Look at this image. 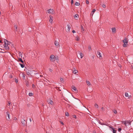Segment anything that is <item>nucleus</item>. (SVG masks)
<instances>
[{"instance_id": "nucleus-1", "label": "nucleus", "mask_w": 133, "mask_h": 133, "mask_svg": "<svg viewBox=\"0 0 133 133\" xmlns=\"http://www.w3.org/2000/svg\"><path fill=\"white\" fill-rule=\"evenodd\" d=\"M123 42L124 44L123 46L124 47H125L127 46V45L128 42V40L127 38H125V39L123 40Z\"/></svg>"}, {"instance_id": "nucleus-2", "label": "nucleus", "mask_w": 133, "mask_h": 133, "mask_svg": "<svg viewBox=\"0 0 133 133\" xmlns=\"http://www.w3.org/2000/svg\"><path fill=\"white\" fill-rule=\"evenodd\" d=\"M21 123L23 126H25L27 124V122L24 119H22Z\"/></svg>"}, {"instance_id": "nucleus-3", "label": "nucleus", "mask_w": 133, "mask_h": 133, "mask_svg": "<svg viewBox=\"0 0 133 133\" xmlns=\"http://www.w3.org/2000/svg\"><path fill=\"white\" fill-rule=\"evenodd\" d=\"M47 101L48 103L52 105H53L54 104V102L50 99L49 98L48 99Z\"/></svg>"}, {"instance_id": "nucleus-4", "label": "nucleus", "mask_w": 133, "mask_h": 133, "mask_svg": "<svg viewBox=\"0 0 133 133\" xmlns=\"http://www.w3.org/2000/svg\"><path fill=\"white\" fill-rule=\"evenodd\" d=\"M4 45H8L10 44V42H9L8 41L5 39H4Z\"/></svg>"}, {"instance_id": "nucleus-5", "label": "nucleus", "mask_w": 133, "mask_h": 133, "mask_svg": "<svg viewBox=\"0 0 133 133\" xmlns=\"http://www.w3.org/2000/svg\"><path fill=\"white\" fill-rule=\"evenodd\" d=\"M48 13L49 14H53L54 13V10L53 9H50L48 10Z\"/></svg>"}, {"instance_id": "nucleus-6", "label": "nucleus", "mask_w": 133, "mask_h": 133, "mask_svg": "<svg viewBox=\"0 0 133 133\" xmlns=\"http://www.w3.org/2000/svg\"><path fill=\"white\" fill-rule=\"evenodd\" d=\"M54 44L57 48H58L59 46V43L57 41H55L54 42Z\"/></svg>"}, {"instance_id": "nucleus-7", "label": "nucleus", "mask_w": 133, "mask_h": 133, "mask_svg": "<svg viewBox=\"0 0 133 133\" xmlns=\"http://www.w3.org/2000/svg\"><path fill=\"white\" fill-rule=\"evenodd\" d=\"M6 114L7 115V118L6 117V119L7 120H9L10 119V113L9 112H6Z\"/></svg>"}, {"instance_id": "nucleus-8", "label": "nucleus", "mask_w": 133, "mask_h": 133, "mask_svg": "<svg viewBox=\"0 0 133 133\" xmlns=\"http://www.w3.org/2000/svg\"><path fill=\"white\" fill-rule=\"evenodd\" d=\"M97 56L98 57L100 58V57H101V55L100 52H99V51H98L97 52Z\"/></svg>"}, {"instance_id": "nucleus-9", "label": "nucleus", "mask_w": 133, "mask_h": 133, "mask_svg": "<svg viewBox=\"0 0 133 133\" xmlns=\"http://www.w3.org/2000/svg\"><path fill=\"white\" fill-rule=\"evenodd\" d=\"M50 19H49V21L51 23L53 21V17L51 15H50L49 16Z\"/></svg>"}, {"instance_id": "nucleus-10", "label": "nucleus", "mask_w": 133, "mask_h": 133, "mask_svg": "<svg viewBox=\"0 0 133 133\" xmlns=\"http://www.w3.org/2000/svg\"><path fill=\"white\" fill-rule=\"evenodd\" d=\"M55 57V56L53 55H51L50 57V58L51 61H53L52 60Z\"/></svg>"}, {"instance_id": "nucleus-11", "label": "nucleus", "mask_w": 133, "mask_h": 133, "mask_svg": "<svg viewBox=\"0 0 133 133\" xmlns=\"http://www.w3.org/2000/svg\"><path fill=\"white\" fill-rule=\"evenodd\" d=\"M72 89L75 91L77 92L78 91L77 89L74 86H72Z\"/></svg>"}, {"instance_id": "nucleus-12", "label": "nucleus", "mask_w": 133, "mask_h": 133, "mask_svg": "<svg viewBox=\"0 0 133 133\" xmlns=\"http://www.w3.org/2000/svg\"><path fill=\"white\" fill-rule=\"evenodd\" d=\"M131 122L130 121H125V124H128L129 125L131 124Z\"/></svg>"}, {"instance_id": "nucleus-13", "label": "nucleus", "mask_w": 133, "mask_h": 133, "mask_svg": "<svg viewBox=\"0 0 133 133\" xmlns=\"http://www.w3.org/2000/svg\"><path fill=\"white\" fill-rule=\"evenodd\" d=\"M4 47L5 48V49L7 50H8L9 49V47L8 46V45H5Z\"/></svg>"}, {"instance_id": "nucleus-14", "label": "nucleus", "mask_w": 133, "mask_h": 133, "mask_svg": "<svg viewBox=\"0 0 133 133\" xmlns=\"http://www.w3.org/2000/svg\"><path fill=\"white\" fill-rule=\"evenodd\" d=\"M67 26L68 28V31H70V28H71L70 26V25H69V24L67 25Z\"/></svg>"}, {"instance_id": "nucleus-15", "label": "nucleus", "mask_w": 133, "mask_h": 133, "mask_svg": "<svg viewBox=\"0 0 133 133\" xmlns=\"http://www.w3.org/2000/svg\"><path fill=\"white\" fill-rule=\"evenodd\" d=\"M111 29L112 32H114L116 31V29L115 28H112Z\"/></svg>"}, {"instance_id": "nucleus-16", "label": "nucleus", "mask_w": 133, "mask_h": 133, "mask_svg": "<svg viewBox=\"0 0 133 133\" xmlns=\"http://www.w3.org/2000/svg\"><path fill=\"white\" fill-rule=\"evenodd\" d=\"M98 122L99 124L101 125H105V124L104 123H102L101 122H100L99 120H98Z\"/></svg>"}, {"instance_id": "nucleus-17", "label": "nucleus", "mask_w": 133, "mask_h": 133, "mask_svg": "<svg viewBox=\"0 0 133 133\" xmlns=\"http://www.w3.org/2000/svg\"><path fill=\"white\" fill-rule=\"evenodd\" d=\"M19 64L22 68H23L24 67V64H21V63H19Z\"/></svg>"}, {"instance_id": "nucleus-18", "label": "nucleus", "mask_w": 133, "mask_h": 133, "mask_svg": "<svg viewBox=\"0 0 133 133\" xmlns=\"http://www.w3.org/2000/svg\"><path fill=\"white\" fill-rule=\"evenodd\" d=\"M19 61H20V62H21L22 63H24V62L22 60V58H19Z\"/></svg>"}, {"instance_id": "nucleus-19", "label": "nucleus", "mask_w": 133, "mask_h": 133, "mask_svg": "<svg viewBox=\"0 0 133 133\" xmlns=\"http://www.w3.org/2000/svg\"><path fill=\"white\" fill-rule=\"evenodd\" d=\"M80 55L81 56V58H82L83 56V53H80Z\"/></svg>"}, {"instance_id": "nucleus-20", "label": "nucleus", "mask_w": 133, "mask_h": 133, "mask_svg": "<svg viewBox=\"0 0 133 133\" xmlns=\"http://www.w3.org/2000/svg\"><path fill=\"white\" fill-rule=\"evenodd\" d=\"M80 4V3L78 2H75V5H76V6H78V5H79Z\"/></svg>"}, {"instance_id": "nucleus-21", "label": "nucleus", "mask_w": 133, "mask_h": 133, "mask_svg": "<svg viewBox=\"0 0 133 133\" xmlns=\"http://www.w3.org/2000/svg\"><path fill=\"white\" fill-rule=\"evenodd\" d=\"M86 83L87 84V85H90L91 84L90 82L89 81H86Z\"/></svg>"}, {"instance_id": "nucleus-22", "label": "nucleus", "mask_w": 133, "mask_h": 133, "mask_svg": "<svg viewBox=\"0 0 133 133\" xmlns=\"http://www.w3.org/2000/svg\"><path fill=\"white\" fill-rule=\"evenodd\" d=\"M78 72V71L76 70H74L73 71V72L74 74H76Z\"/></svg>"}, {"instance_id": "nucleus-23", "label": "nucleus", "mask_w": 133, "mask_h": 133, "mask_svg": "<svg viewBox=\"0 0 133 133\" xmlns=\"http://www.w3.org/2000/svg\"><path fill=\"white\" fill-rule=\"evenodd\" d=\"M19 56L21 58H22V54L21 52H19Z\"/></svg>"}, {"instance_id": "nucleus-24", "label": "nucleus", "mask_w": 133, "mask_h": 133, "mask_svg": "<svg viewBox=\"0 0 133 133\" xmlns=\"http://www.w3.org/2000/svg\"><path fill=\"white\" fill-rule=\"evenodd\" d=\"M75 39L77 41H78L79 40V38L78 36H77V37H76V38Z\"/></svg>"}, {"instance_id": "nucleus-25", "label": "nucleus", "mask_w": 133, "mask_h": 133, "mask_svg": "<svg viewBox=\"0 0 133 133\" xmlns=\"http://www.w3.org/2000/svg\"><path fill=\"white\" fill-rule=\"evenodd\" d=\"M65 115L67 116H69V114L68 112H66L65 113Z\"/></svg>"}, {"instance_id": "nucleus-26", "label": "nucleus", "mask_w": 133, "mask_h": 133, "mask_svg": "<svg viewBox=\"0 0 133 133\" xmlns=\"http://www.w3.org/2000/svg\"><path fill=\"white\" fill-rule=\"evenodd\" d=\"M81 30H82V31H84V28L82 25H81Z\"/></svg>"}, {"instance_id": "nucleus-27", "label": "nucleus", "mask_w": 133, "mask_h": 133, "mask_svg": "<svg viewBox=\"0 0 133 133\" xmlns=\"http://www.w3.org/2000/svg\"><path fill=\"white\" fill-rule=\"evenodd\" d=\"M95 106L96 108H98V106L97 104H95Z\"/></svg>"}, {"instance_id": "nucleus-28", "label": "nucleus", "mask_w": 133, "mask_h": 133, "mask_svg": "<svg viewBox=\"0 0 133 133\" xmlns=\"http://www.w3.org/2000/svg\"><path fill=\"white\" fill-rule=\"evenodd\" d=\"M122 122L123 123L125 126H127V124H125V121H123Z\"/></svg>"}, {"instance_id": "nucleus-29", "label": "nucleus", "mask_w": 133, "mask_h": 133, "mask_svg": "<svg viewBox=\"0 0 133 133\" xmlns=\"http://www.w3.org/2000/svg\"><path fill=\"white\" fill-rule=\"evenodd\" d=\"M96 10L95 9H93V10L92 11V12H93L92 14V15H93V14H94V13L95 11Z\"/></svg>"}, {"instance_id": "nucleus-30", "label": "nucleus", "mask_w": 133, "mask_h": 133, "mask_svg": "<svg viewBox=\"0 0 133 133\" xmlns=\"http://www.w3.org/2000/svg\"><path fill=\"white\" fill-rule=\"evenodd\" d=\"M26 73L27 75L29 76L30 75V73L29 71H27Z\"/></svg>"}, {"instance_id": "nucleus-31", "label": "nucleus", "mask_w": 133, "mask_h": 133, "mask_svg": "<svg viewBox=\"0 0 133 133\" xmlns=\"http://www.w3.org/2000/svg\"><path fill=\"white\" fill-rule=\"evenodd\" d=\"M22 77H23V78L24 79H25V74H22Z\"/></svg>"}, {"instance_id": "nucleus-32", "label": "nucleus", "mask_w": 133, "mask_h": 133, "mask_svg": "<svg viewBox=\"0 0 133 133\" xmlns=\"http://www.w3.org/2000/svg\"><path fill=\"white\" fill-rule=\"evenodd\" d=\"M122 130V129L121 128H118V131L120 132L121 131V130Z\"/></svg>"}, {"instance_id": "nucleus-33", "label": "nucleus", "mask_w": 133, "mask_h": 133, "mask_svg": "<svg viewBox=\"0 0 133 133\" xmlns=\"http://www.w3.org/2000/svg\"><path fill=\"white\" fill-rule=\"evenodd\" d=\"M33 95V94L32 93H29V96H31L32 95Z\"/></svg>"}, {"instance_id": "nucleus-34", "label": "nucleus", "mask_w": 133, "mask_h": 133, "mask_svg": "<svg viewBox=\"0 0 133 133\" xmlns=\"http://www.w3.org/2000/svg\"><path fill=\"white\" fill-rule=\"evenodd\" d=\"M88 49L89 51H90L91 50V48L90 46H89L88 47Z\"/></svg>"}, {"instance_id": "nucleus-35", "label": "nucleus", "mask_w": 133, "mask_h": 133, "mask_svg": "<svg viewBox=\"0 0 133 133\" xmlns=\"http://www.w3.org/2000/svg\"><path fill=\"white\" fill-rule=\"evenodd\" d=\"M102 6L104 8H105L106 7V5L104 4H102Z\"/></svg>"}, {"instance_id": "nucleus-36", "label": "nucleus", "mask_w": 133, "mask_h": 133, "mask_svg": "<svg viewBox=\"0 0 133 133\" xmlns=\"http://www.w3.org/2000/svg\"><path fill=\"white\" fill-rule=\"evenodd\" d=\"M109 127L113 131V130H115V128H114L112 127L111 126H109Z\"/></svg>"}, {"instance_id": "nucleus-37", "label": "nucleus", "mask_w": 133, "mask_h": 133, "mask_svg": "<svg viewBox=\"0 0 133 133\" xmlns=\"http://www.w3.org/2000/svg\"><path fill=\"white\" fill-rule=\"evenodd\" d=\"M125 96L126 97H127L128 96V93H125Z\"/></svg>"}, {"instance_id": "nucleus-38", "label": "nucleus", "mask_w": 133, "mask_h": 133, "mask_svg": "<svg viewBox=\"0 0 133 133\" xmlns=\"http://www.w3.org/2000/svg\"><path fill=\"white\" fill-rule=\"evenodd\" d=\"M101 110L102 111H103L105 110L104 108L103 107H102L101 108Z\"/></svg>"}, {"instance_id": "nucleus-39", "label": "nucleus", "mask_w": 133, "mask_h": 133, "mask_svg": "<svg viewBox=\"0 0 133 133\" xmlns=\"http://www.w3.org/2000/svg\"><path fill=\"white\" fill-rule=\"evenodd\" d=\"M78 16V15L77 14H76L75 16H74V17L75 18L76 17H77Z\"/></svg>"}, {"instance_id": "nucleus-40", "label": "nucleus", "mask_w": 133, "mask_h": 133, "mask_svg": "<svg viewBox=\"0 0 133 133\" xmlns=\"http://www.w3.org/2000/svg\"><path fill=\"white\" fill-rule=\"evenodd\" d=\"M116 130H113L112 131L113 133H116Z\"/></svg>"}, {"instance_id": "nucleus-41", "label": "nucleus", "mask_w": 133, "mask_h": 133, "mask_svg": "<svg viewBox=\"0 0 133 133\" xmlns=\"http://www.w3.org/2000/svg\"><path fill=\"white\" fill-rule=\"evenodd\" d=\"M26 86H27V87H28V86H29V82H26Z\"/></svg>"}, {"instance_id": "nucleus-42", "label": "nucleus", "mask_w": 133, "mask_h": 133, "mask_svg": "<svg viewBox=\"0 0 133 133\" xmlns=\"http://www.w3.org/2000/svg\"><path fill=\"white\" fill-rule=\"evenodd\" d=\"M114 112L115 114H116V113H117V111L116 110H114Z\"/></svg>"}, {"instance_id": "nucleus-43", "label": "nucleus", "mask_w": 133, "mask_h": 133, "mask_svg": "<svg viewBox=\"0 0 133 133\" xmlns=\"http://www.w3.org/2000/svg\"><path fill=\"white\" fill-rule=\"evenodd\" d=\"M86 3L87 4H89V1H88L87 0L86 1Z\"/></svg>"}, {"instance_id": "nucleus-44", "label": "nucleus", "mask_w": 133, "mask_h": 133, "mask_svg": "<svg viewBox=\"0 0 133 133\" xmlns=\"http://www.w3.org/2000/svg\"><path fill=\"white\" fill-rule=\"evenodd\" d=\"M15 27V30H16V31L17 30V27L15 25V26H14Z\"/></svg>"}, {"instance_id": "nucleus-45", "label": "nucleus", "mask_w": 133, "mask_h": 133, "mask_svg": "<svg viewBox=\"0 0 133 133\" xmlns=\"http://www.w3.org/2000/svg\"><path fill=\"white\" fill-rule=\"evenodd\" d=\"M49 71L51 72H52V70L50 68H49Z\"/></svg>"}, {"instance_id": "nucleus-46", "label": "nucleus", "mask_w": 133, "mask_h": 133, "mask_svg": "<svg viewBox=\"0 0 133 133\" xmlns=\"http://www.w3.org/2000/svg\"><path fill=\"white\" fill-rule=\"evenodd\" d=\"M8 105H10L11 104V102H8Z\"/></svg>"}, {"instance_id": "nucleus-47", "label": "nucleus", "mask_w": 133, "mask_h": 133, "mask_svg": "<svg viewBox=\"0 0 133 133\" xmlns=\"http://www.w3.org/2000/svg\"><path fill=\"white\" fill-rule=\"evenodd\" d=\"M73 2H74L73 0H71V4H73Z\"/></svg>"}, {"instance_id": "nucleus-48", "label": "nucleus", "mask_w": 133, "mask_h": 133, "mask_svg": "<svg viewBox=\"0 0 133 133\" xmlns=\"http://www.w3.org/2000/svg\"><path fill=\"white\" fill-rule=\"evenodd\" d=\"M74 118H76V116L75 115H74Z\"/></svg>"}, {"instance_id": "nucleus-49", "label": "nucleus", "mask_w": 133, "mask_h": 133, "mask_svg": "<svg viewBox=\"0 0 133 133\" xmlns=\"http://www.w3.org/2000/svg\"><path fill=\"white\" fill-rule=\"evenodd\" d=\"M72 32L73 33H74L76 32L75 30H73L72 31Z\"/></svg>"}, {"instance_id": "nucleus-50", "label": "nucleus", "mask_w": 133, "mask_h": 133, "mask_svg": "<svg viewBox=\"0 0 133 133\" xmlns=\"http://www.w3.org/2000/svg\"><path fill=\"white\" fill-rule=\"evenodd\" d=\"M14 120H17V118L16 117H15L14 119Z\"/></svg>"}, {"instance_id": "nucleus-51", "label": "nucleus", "mask_w": 133, "mask_h": 133, "mask_svg": "<svg viewBox=\"0 0 133 133\" xmlns=\"http://www.w3.org/2000/svg\"><path fill=\"white\" fill-rule=\"evenodd\" d=\"M15 82H16L17 83L18 82V80L17 79H16L15 81Z\"/></svg>"}, {"instance_id": "nucleus-52", "label": "nucleus", "mask_w": 133, "mask_h": 133, "mask_svg": "<svg viewBox=\"0 0 133 133\" xmlns=\"http://www.w3.org/2000/svg\"><path fill=\"white\" fill-rule=\"evenodd\" d=\"M60 80L61 81H62L63 80V78H61L60 79Z\"/></svg>"}, {"instance_id": "nucleus-53", "label": "nucleus", "mask_w": 133, "mask_h": 133, "mask_svg": "<svg viewBox=\"0 0 133 133\" xmlns=\"http://www.w3.org/2000/svg\"><path fill=\"white\" fill-rule=\"evenodd\" d=\"M61 124H62L63 125H64V123H63L62 122H61Z\"/></svg>"}, {"instance_id": "nucleus-54", "label": "nucleus", "mask_w": 133, "mask_h": 133, "mask_svg": "<svg viewBox=\"0 0 133 133\" xmlns=\"http://www.w3.org/2000/svg\"><path fill=\"white\" fill-rule=\"evenodd\" d=\"M29 120H30V122H31V118H29Z\"/></svg>"}, {"instance_id": "nucleus-55", "label": "nucleus", "mask_w": 133, "mask_h": 133, "mask_svg": "<svg viewBox=\"0 0 133 133\" xmlns=\"http://www.w3.org/2000/svg\"><path fill=\"white\" fill-rule=\"evenodd\" d=\"M35 87V85L34 84H33L32 85V87Z\"/></svg>"}, {"instance_id": "nucleus-56", "label": "nucleus", "mask_w": 133, "mask_h": 133, "mask_svg": "<svg viewBox=\"0 0 133 133\" xmlns=\"http://www.w3.org/2000/svg\"><path fill=\"white\" fill-rule=\"evenodd\" d=\"M2 42V41L0 40V43Z\"/></svg>"}, {"instance_id": "nucleus-57", "label": "nucleus", "mask_w": 133, "mask_h": 133, "mask_svg": "<svg viewBox=\"0 0 133 133\" xmlns=\"http://www.w3.org/2000/svg\"><path fill=\"white\" fill-rule=\"evenodd\" d=\"M1 14V12L0 11V14Z\"/></svg>"}, {"instance_id": "nucleus-58", "label": "nucleus", "mask_w": 133, "mask_h": 133, "mask_svg": "<svg viewBox=\"0 0 133 133\" xmlns=\"http://www.w3.org/2000/svg\"><path fill=\"white\" fill-rule=\"evenodd\" d=\"M132 69H133V67H132Z\"/></svg>"}, {"instance_id": "nucleus-59", "label": "nucleus", "mask_w": 133, "mask_h": 133, "mask_svg": "<svg viewBox=\"0 0 133 133\" xmlns=\"http://www.w3.org/2000/svg\"><path fill=\"white\" fill-rule=\"evenodd\" d=\"M132 69H133V67H132Z\"/></svg>"}]
</instances>
